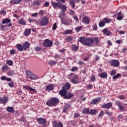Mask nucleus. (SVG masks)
I'll return each mask as SVG.
<instances>
[{
	"mask_svg": "<svg viewBox=\"0 0 127 127\" xmlns=\"http://www.w3.org/2000/svg\"><path fill=\"white\" fill-rule=\"evenodd\" d=\"M71 84L69 83H66L59 91V94L62 97H64V99H71L73 97V94L70 93V87Z\"/></svg>",
	"mask_w": 127,
	"mask_h": 127,
	"instance_id": "obj_1",
	"label": "nucleus"
},
{
	"mask_svg": "<svg viewBox=\"0 0 127 127\" xmlns=\"http://www.w3.org/2000/svg\"><path fill=\"white\" fill-rule=\"evenodd\" d=\"M58 103H59V99H58L56 97H54L48 101L46 104L47 106L52 107V106H55V105H56V104H58Z\"/></svg>",
	"mask_w": 127,
	"mask_h": 127,
	"instance_id": "obj_2",
	"label": "nucleus"
},
{
	"mask_svg": "<svg viewBox=\"0 0 127 127\" xmlns=\"http://www.w3.org/2000/svg\"><path fill=\"white\" fill-rule=\"evenodd\" d=\"M26 75L29 79H31V80H37L38 79V76L34 74L31 71L27 70L26 71Z\"/></svg>",
	"mask_w": 127,
	"mask_h": 127,
	"instance_id": "obj_3",
	"label": "nucleus"
},
{
	"mask_svg": "<svg viewBox=\"0 0 127 127\" xmlns=\"http://www.w3.org/2000/svg\"><path fill=\"white\" fill-rule=\"evenodd\" d=\"M49 20L47 17H44L41 18L40 23L39 22L37 21L36 23L38 25H41V26H46L47 24H48Z\"/></svg>",
	"mask_w": 127,
	"mask_h": 127,
	"instance_id": "obj_4",
	"label": "nucleus"
},
{
	"mask_svg": "<svg viewBox=\"0 0 127 127\" xmlns=\"http://www.w3.org/2000/svg\"><path fill=\"white\" fill-rule=\"evenodd\" d=\"M115 105L118 106L119 109L121 111V112H124L126 110V108L123 105V103L120 100H117L115 101Z\"/></svg>",
	"mask_w": 127,
	"mask_h": 127,
	"instance_id": "obj_5",
	"label": "nucleus"
},
{
	"mask_svg": "<svg viewBox=\"0 0 127 127\" xmlns=\"http://www.w3.org/2000/svg\"><path fill=\"white\" fill-rule=\"evenodd\" d=\"M58 2H52V4L54 7V8H57V7L59 8V6L60 5V4L61 3V2H63V3H65V0H56Z\"/></svg>",
	"mask_w": 127,
	"mask_h": 127,
	"instance_id": "obj_6",
	"label": "nucleus"
},
{
	"mask_svg": "<svg viewBox=\"0 0 127 127\" xmlns=\"http://www.w3.org/2000/svg\"><path fill=\"white\" fill-rule=\"evenodd\" d=\"M94 43H95V41L93 38H87L85 46H93Z\"/></svg>",
	"mask_w": 127,
	"mask_h": 127,
	"instance_id": "obj_7",
	"label": "nucleus"
},
{
	"mask_svg": "<svg viewBox=\"0 0 127 127\" xmlns=\"http://www.w3.org/2000/svg\"><path fill=\"white\" fill-rule=\"evenodd\" d=\"M43 44L44 47H52L53 42L49 39H46Z\"/></svg>",
	"mask_w": 127,
	"mask_h": 127,
	"instance_id": "obj_8",
	"label": "nucleus"
},
{
	"mask_svg": "<svg viewBox=\"0 0 127 127\" xmlns=\"http://www.w3.org/2000/svg\"><path fill=\"white\" fill-rule=\"evenodd\" d=\"M38 123L39 125H43V126H45L46 125V119L42 118H39L37 119Z\"/></svg>",
	"mask_w": 127,
	"mask_h": 127,
	"instance_id": "obj_9",
	"label": "nucleus"
},
{
	"mask_svg": "<svg viewBox=\"0 0 127 127\" xmlns=\"http://www.w3.org/2000/svg\"><path fill=\"white\" fill-rule=\"evenodd\" d=\"M110 64L111 66H114V67H118L120 66V62L117 60H113L110 62Z\"/></svg>",
	"mask_w": 127,
	"mask_h": 127,
	"instance_id": "obj_10",
	"label": "nucleus"
},
{
	"mask_svg": "<svg viewBox=\"0 0 127 127\" xmlns=\"http://www.w3.org/2000/svg\"><path fill=\"white\" fill-rule=\"evenodd\" d=\"M23 88H24V89H25V90H27L28 91H30V92H32V93H36V89L32 88V87L28 86L27 85L23 86Z\"/></svg>",
	"mask_w": 127,
	"mask_h": 127,
	"instance_id": "obj_11",
	"label": "nucleus"
},
{
	"mask_svg": "<svg viewBox=\"0 0 127 127\" xmlns=\"http://www.w3.org/2000/svg\"><path fill=\"white\" fill-rule=\"evenodd\" d=\"M8 101V98L7 97L5 96L3 98L0 97V104H4L5 105L7 103Z\"/></svg>",
	"mask_w": 127,
	"mask_h": 127,
	"instance_id": "obj_12",
	"label": "nucleus"
},
{
	"mask_svg": "<svg viewBox=\"0 0 127 127\" xmlns=\"http://www.w3.org/2000/svg\"><path fill=\"white\" fill-rule=\"evenodd\" d=\"M59 8H61L62 12H65L67 10V6L61 2Z\"/></svg>",
	"mask_w": 127,
	"mask_h": 127,
	"instance_id": "obj_13",
	"label": "nucleus"
},
{
	"mask_svg": "<svg viewBox=\"0 0 127 127\" xmlns=\"http://www.w3.org/2000/svg\"><path fill=\"white\" fill-rule=\"evenodd\" d=\"M82 21L85 24H89L90 23V18L89 17L85 16L82 18Z\"/></svg>",
	"mask_w": 127,
	"mask_h": 127,
	"instance_id": "obj_14",
	"label": "nucleus"
},
{
	"mask_svg": "<svg viewBox=\"0 0 127 127\" xmlns=\"http://www.w3.org/2000/svg\"><path fill=\"white\" fill-rule=\"evenodd\" d=\"M112 104L111 102L108 103L106 104H104L102 106V109H111L112 108Z\"/></svg>",
	"mask_w": 127,
	"mask_h": 127,
	"instance_id": "obj_15",
	"label": "nucleus"
},
{
	"mask_svg": "<svg viewBox=\"0 0 127 127\" xmlns=\"http://www.w3.org/2000/svg\"><path fill=\"white\" fill-rule=\"evenodd\" d=\"M71 82L73 84H79V80L78 79V76L75 75L71 79Z\"/></svg>",
	"mask_w": 127,
	"mask_h": 127,
	"instance_id": "obj_16",
	"label": "nucleus"
},
{
	"mask_svg": "<svg viewBox=\"0 0 127 127\" xmlns=\"http://www.w3.org/2000/svg\"><path fill=\"white\" fill-rule=\"evenodd\" d=\"M52 90H54V84H51L46 87V91H52Z\"/></svg>",
	"mask_w": 127,
	"mask_h": 127,
	"instance_id": "obj_17",
	"label": "nucleus"
},
{
	"mask_svg": "<svg viewBox=\"0 0 127 127\" xmlns=\"http://www.w3.org/2000/svg\"><path fill=\"white\" fill-rule=\"evenodd\" d=\"M100 102H101V98L98 97L96 99L92 100L91 104H92V105H96V104H98V103H100Z\"/></svg>",
	"mask_w": 127,
	"mask_h": 127,
	"instance_id": "obj_18",
	"label": "nucleus"
},
{
	"mask_svg": "<svg viewBox=\"0 0 127 127\" xmlns=\"http://www.w3.org/2000/svg\"><path fill=\"white\" fill-rule=\"evenodd\" d=\"M32 4L34 6H40L41 5V1L40 0L34 1H33Z\"/></svg>",
	"mask_w": 127,
	"mask_h": 127,
	"instance_id": "obj_19",
	"label": "nucleus"
},
{
	"mask_svg": "<svg viewBox=\"0 0 127 127\" xmlns=\"http://www.w3.org/2000/svg\"><path fill=\"white\" fill-rule=\"evenodd\" d=\"M103 34L106 35L107 36H110V35H111V31L107 28H105L104 29H103Z\"/></svg>",
	"mask_w": 127,
	"mask_h": 127,
	"instance_id": "obj_20",
	"label": "nucleus"
},
{
	"mask_svg": "<svg viewBox=\"0 0 127 127\" xmlns=\"http://www.w3.org/2000/svg\"><path fill=\"white\" fill-rule=\"evenodd\" d=\"M86 41H87V38H85L84 37H80L79 42H80V43H82V44H83V45H86Z\"/></svg>",
	"mask_w": 127,
	"mask_h": 127,
	"instance_id": "obj_21",
	"label": "nucleus"
},
{
	"mask_svg": "<svg viewBox=\"0 0 127 127\" xmlns=\"http://www.w3.org/2000/svg\"><path fill=\"white\" fill-rule=\"evenodd\" d=\"M30 46V43L28 42H25V43L23 44V48L24 50H26L28 48H29V47Z\"/></svg>",
	"mask_w": 127,
	"mask_h": 127,
	"instance_id": "obj_22",
	"label": "nucleus"
},
{
	"mask_svg": "<svg viewBox=\"0 0 127 127\" xmlns=\"http://www.w3.org/2000/svg\"><path fill=\"white\" fill-rule=\"evenodd\" d=\"M82 114L84 115H89L90 109L89 108H84L82 110Z\"/></svg>",
	"mask_w": 127,
	"mask_h": 127,
	"instance_id": "obj_23",
	"label": "nucleus"
},
{
	"mask_svg": "<svg viewBox=\"0 0 127 127\" xmlns=\"http://www.w3.org/2000/svg\"><path fill=\"white\" fill-rule=\"evenodd\" d=\"M16 47L17 48V49L19 51H23L24 49H23V46L21 45L20 44H18L16 45Z\"/></svg>",
	"mask_w": 127,
	"mask_h": 127,
	"instance_id": "obj_24",
	"label": "nucleus"
},
{
	"mask_svg": "<svg viewBox=\"0 0 127 127\" xmlns=\"http://www.w3.org/2000/svg\"><path fill=\"white\" fill-rule=\"evenodd\" d=\"M9 69V67H8V66H7V65L6 64L3 65L1 67L2 72H5V71H7V70H8Z\"/></svg>",
	"mask_w": 127,
	"mask_h": 127,
	"instance_id": "obj_25",
	"label": "nucleus"
},
{
	"mask_svg": "<svg viewBox=\"0 0 127 127\" xmlns=\"http://www.w3.org/2000/svg\"><path fill=\"white\" fill-rule=\"evenodd\" d=\"M98 113V110L96 109H91L89 111V115H92V116H94V115H96Z\"/></svg>",
	"mask_w": 127,
	"mask_h": 127,
	"instance_id": "obj_26",
	"label": "nucleus"
},
{
	"mask_svg": "<svg viewBox=\"0 0 127 127\" xmlns=\"http://www.w3.org/2000/svg\"><path fill=\"white\" fill-rule=\"evenodd\" d=\"M70 108H71V105L66 104L64 107L63 113H66V112H67V110H68V109H70Z\"/></svg>",
	"mask_w": 127,
	"mask_h": 127,
	"instance_id": "obj_27",
	"label": "nucleus"
},
{
	"mask_svg": "<svg viewBox=\"0 0 127 127\" xmlns=\"http://www.w3.org/2000/svg\"><path fill=\"white\" fill-rule=\"evenodd\" d=\"M18 23H19V24H21V25H25V24H26L25 20H24L23 18L20 19L18 20Z\"/></svg>",
	"mask_w": 127,
	"mask_h": 127,
	"instance_id": "obj_28",
	"label": "nucleus"
},
{
	"mask_svg": "<svg viewBox=\"0 0 127 127\" xmlns=\"http://www.w3.org/2000/svg\"><path fill=\"white\" fill-rule=\"evenodd\" d=\"M0 79H1V80H2V81H4V80H6V81H7L8 82H10V81H11V78L6 77L4 76H1L0 77Z\"/></svg>",
	"mask_w": 127,
	"mask_h": 127,
	"instance_id": "obj_29",
	"label": "nucleus"
},
{
	"mask_svg": "<svg viewBox=\"0 0 127 127\" xmlns=\"http://www.w3.org/2000/svg\"><path fill=\"white\" fill-rule=\"evenodd\" d=\"M20 1H21V0H11L10 3L12 4H17V3H19Z\"/></svg>",
	"mask_w": 127,
	"mask_h": 127,
	"instance_id": "obj_30",
	"label": "nucleus"
},
{
	"mask_svg": "<svg viewBox=\"0 0 127 127\" xmlns=\"http://www.w3.org/2000/svg\"><path fill=\"white\" fill-rule=\"evenodd\" d=\"M54 127H63V124L61 122L59 123H55L54 124Z\"/></svg>",
	"mask_w": 127,
	"mask_h": 127,
	"instance_id": "obj_31",
	"label": "nucleus"
},
{
	"mask_svg": "<svg viewBox=\"0 0 127 127\" xmlns=\"http://www.w3.org/2000/svg\"><path fill=\"white\" fill-rule=\"evenodd\" d=\"M6 111L8 113H13V111H14V109L12 107H8L6 108Z\"/></svg>",
	"mask_w": 127,
	"mask_h": 127,
	"instance_id": "obj_32",
	"label": "nucleus"
},
{
	"mask_svg": "<svg viewBox=\"0 0 127 127\" xmlns=\"http://www.w3.org/2000/svg\"><path fill=\"white\" fill-rule=\"evenodd\" d=\"M10 22V19L8 18H5L2 20V24H5V23H9Z\"/></svg>",
	"mask_w": 127,
	"mask_h": 127,
	"instance_id": "obj_33",
	"label": "nucleus"
},
{
	"mask_svg": "<svg viewBox=\"0 0 127 127\" xmlns=\"http://www.w3.org/2000/svg\"><path fill=\"white\" fill-rule=\"evenodd\" d=\"M100 77L102 78H107V77H108V74L106 72H102L100 73Z\"/></svg>",
	"mask_w": 127,
	"mask_h": 127,
	"instance_id": "obj_34",
	"label": "nucleus"
},
{
	"mask_svg": "<svg viewBox=\"0 0 127 127\" xmlns=\"http://www.w3.org/2000/svg\"><path fill=\"white\" fill-rule=\"evenodd\" d=\"M6 64L8 65L9 66H12L13 65V62L11 60H6Z\"/></svg>",
	"mask_w": 127,
	"mask_h": 127,
	"instance_id": "obj_35",
	"label": "nucleus"
},
{
	"mask_svg": "<svg viewBox=\"0 0 127 127\" xmlns=\"http://www.w3.org/2000/svg\"><path fill=\"white\" fill-rule=\"evenodd\" d=\"M72 23V20L70 19H66L65 21V25H70Z\"/></svg>",
	"mask_w": 127,
	"mask_h": 127,
	"instance_id": "obj_36",
	"label": "nucleus"
},
{
	"mask_svg": "<svg viewBox=\"0 0 127 127\" xmlns=\"http://www.w3.org/2000/svg\"><path fill=\"white\" fill-rule=\"evenodd\" d=\"M122 12H120L117 14V19L118 20H122L123 16H122Z\"/></svg>",
	"mask_w": 127,
	"mask_h": 127,
	"instance_id": "obj_37",
	"label": "nucleus"
},
{
	"mask_svg": "<svg viewBox=\"0 0 127 127\" xmlns=\"http://www.w3.org/2000/svg\"><path fill=\"white\" fill-rule=\"evenodd\" d=\"M30 32H31V30L30 29H28L25 31L24 34L25 36H27L30 34Z\"/></svg>",
	"mask_w": 127,
	"mask_h": 127,
	"instance_id": "obj_38",
	"label": "nucleus"
},
{
	"mask_svg": "<svg viewBox=\"0 0 127 127\" xmlns=\"http://www.w3.org/2000/svg\"><path fill=\"white\" fill-rule=\"evenodd\" d=\"M65 40H66V41H67V42H71V41H72L73 40V38L70 36H67Z\"/></svg>",
	"mask_w": 127,
	"mask_h": 127,
	"instance_id": "obj_39",
	"label": "nucleus"
},
{
	"mask_svg": "<svg viewBox=\"0 0 127 127\" xmlns=\"http://www.w3.org/2000/svg\"><path fill=\"white\" fill-rule=\"evenodd\" d=\"M106 25V23L104 21H101L99 23V27H103L105 26Z\"/></svg>",
	"mask_w": 127,
	"mask_h": 127,
	"instance_id": "obj_40",
	"label": "nucleus"
},
{
	"mask_svg": "<svg viewBox=\"0 0 127 127\" xmlns=\"http://www.w3.org/2000/svg\"><path fill=\"white\" fill-rule=\"evenodd\" d=\"M93 39L94 40L95 45L97 46L99 44V43H100V41H99V38L95 37Z\"/></svg>",
	"mask_w": 127,
	"mask_h": 127,
	"instance_id": "obj_41",
	"label": "nucleus"
},
{
	"mask_svg": "<svg viewBox=\"0 0 127 127\" xmlns=\"http://www.w3.org/2000/svg\"><path fill=\"white\" fill-rule=\"evenodd\" d=\"M104 20L106 23H110V22H112V19L109 18H104Z\"/></svg>",
	"mask_w": 127,
	"mask_h": 127,
	"instance_id": "obj_42",
	"label": "nucleus"
},
{
	"mask_svg": "<svg viewBox=\"0 0 127 127\" xmlns=\"http://www.w3.org/2000/svg\"><path fill=\"white\" fill-rule=\"evenodd\" d=\"M69 3L70 5L71 6V7L72 8H74V7H75V2H74V1H70L69 2Z\"/></svg>",
	"mask_w": 127,
	"mask_h": 127,
	"instance_id": "obj_43",
	"label": "nucleus"
},
{
	"mask_svg": "<svg viewBox=\"0 0 127 127\" xmlns=\"http://www.w3.org/2000/svg\"><path fill=\"white\" fill-rule=\"evenodd\" d=\"M78 49H79L78 46L72 45V50H73V51H76V50H78Z\"/></svg>",
	"mask_w": 127,
	"mask_h": 127,
	"instance_id": "obj_44",
	"label": "nucleus"
},
{
	"mask_svg": "<svg viewBox=\"0 0 127 127\" xmlns=\"http://www.w3.org/2000/svg\"><path fill=\"white\" fill-rule=\"evenodd\" d=\"M121 76H122V75L121 74L118 73L116 75L113 76V79L116 80V79H118V78H120V77H121Z\"/></svg>",
	"mask_w": 127,
	"mask_h": 127,
	"instance_id": "obj_45",
	"label": "nucleus"
},
{
	"mask_svg": "<svg viewBox=\"0 0 127 127\" xmlns=\"http://www.w3.org/2000/svg\"><path fill=\"white\" fill-rule=\"evenodd\" d=\"M73 117L74 119H78V118H80V113L78 112L75 113Z\"/></svg>",
	"mask_w": 127,
	"mask_h": 127,
	"instance_id": "obj_46",
	"label": "nucleus"
},
{
	"mask_svg": "<svg viewBox=\"0 0 127 127\" xmlns=\"http://www.w3.org/2000/svg\"><path fill=\"white\" fill-rule=\"evenodd\" d=\"M117 73V71L115 69H113L110 72V75L111 76H114V75H116V73Z\"/></svg>",
	"mask_w": 127,
	"mask_h": 127,
	"instance_id": "obj_47",
	"label": "nucleus"
},
{
	"mask_svg": "<svg viewBox=\"0 0 127 127\" xmlns=\"http://www.w3.org/2000/svg\"><path fill=\"white\" fill-rule=\"evenodd\" d=\"M64 16H65V13L64 12L60 13V17L61 19L64 18Z\"/></svg>",
	"mask_w": 127,
	"mask_h": 127,
	"instance_id": "obj_48",
	"label": "nucleus"
},
{
	"mask_svg": "<svg viewBox=\"0 0 127 127\" xmlns=\"http://www.w3.org/2000/svg\"><path fill=\"white\" fill-rule=\"evenodd\" d=\"M103 116H104V111H101L99 114L98 115V118H101V117H103Z\"/></svg>",
	"mask_w": 127,
	"mask_h": 127,
	"instance_id": "obj_49",
	"label": "nucleus"
},
{
	"mask_svg": "<svg viewBox=\"0 0 127 127\" xmlns=\"http://www.w3.org/2000/svg\"><path fill=\"white\" fill-rule=\"evenodd\" d=\"M56 28H57V24L55 23L53 26L52 29L53 30H56Z\"/></svg>",
	"mask_w": 127,
	"mask_h": 127,
	"instance_id": "obj_50",
	"label": "nucleus"
},
{
	"mask_svg": "<svg viewBox=\"0 0 127 127\" xmlns=\"http://www.w3.org/2000/svg\"><path fill=\"white\" fill-rule=\"evenodd\" d=\"M38 14H39L40 15H44V10H40L39 11Z\"/></svg>",
	"mask_w": 127,
	"mask_h": 127,
	"instance_id": "obj_51",
	"label": "nucleus"
},
{
	"mask_svg": "<svg viewBox=\"0 0 127 127\" xmlns=\"http://www.w3.org/2000/svg\"><path fill=\"white\" fill-rule=\"evenodd\" d=\"M71 33H72L71 30H67L65 32V34H71Z\"/></svg>",
	"mask_w": 127,
	"mask_h": 127,
	"instance_id": "obj_52",
	"label": "nucleus"
},
{
	"mask_svg": "<svg viewBox=\"0 0 127 127\" xmlns=\"http://www.w3.org/2000/svg\"><path fill=\"white\" fill-rule=\"evenodd\" d=\"M8 86L10 88H12V87H14V83H13L12 82H10L8 83Z\"/></svg>",
	"mask_w": 127,
	"mask_h": 127,
	"instance_id": "obj_53",
	"label": "nucleus"
},
{
	"mask_svg": "<svg viewBox=\"0 0 127 127\" xmlns=\"http://www.w3.org/2000/svg\"><path fill=\"white\" fill-rule=\"evenodd\" d=\"M92 28H93V29L94 30H97L98 29V27H97V24H94L92 25Z\"/></svg>",
	"mask_w": 127,
	"mask_h": 127,
	"instance_id": "obj_54",
	"label": "nucleus"
},
{
	"mask_svg": "<svg viewBox=\"0 0 127 127\" xmlns=\"http://www.w3.org/2000/svg\"><path fill=\"white\" fill-rule=\"evenodd\" d=\"M118 98L120 99V100H125L126 99L125 95H119Z\"/></svg>",
	"mask_w": 127,
	"mask_h": 127,
	"instance_id": "obj_55",
	"label": "nucleus"
},
{
	"mask_svg": "<svg viewBox=\"0 0 127 127\" xmlns=\"http://www.w3.org/2000/svg\"><path fill=\"white\" fill-rule=\"evenodd\" d=\"M81 29H82V26H79L78 27L75 28V30L77 32H79V31H80V30H81Z\"/></svg>",
	"mask_w": 127,
	"mask_h": 127,
	"instance_id": "obj_56",
	"label": "nucleus"
},
{
	"mask_svg": "<svg viewBox=\"0 0 127 127\" xmlns=\"http://www.w3.org/2000/svg\"><path fill=\"white\" fill-rule=\"evenodd\" d=\"M90 81L91 82H95L96 81V77H95V76H92L90 78Z\"/></svg>",
	"mask_w": 127,
	"mask_h": 127,
	"instance_id": "obj_57",
	"label": "nucleus"
},
{
	"mask_svg": "<svg viewBox=\"0 0 127 127\" xmlns=\"http://www.w3.org/2000/svg\"><path fill=\"white\" fill-rule=\"evenodd\" d=\"M73 19H74V20H75V21H76V22H79V18H78V16H77L76 15H75L73 17Z\"/></svg>",
	"mask_w": 127,
	"mask_h": 127,
	"instance_id": "obj_58",
	"label": "nucleus"
},
{
	"mask_svg": "<svg viewBox=\"0 0 127 127\" xmlns=\"http://www.w3.org/2000/svg\"><path fill=\"white\" fill-rule=\"evenodd\" d=\"M78 70V67H73L71 68V71L74 72V71H77Z\"/></svg>",
	"mask_w": 127,
	"mask_h": 127,
	"instance_id": "obj_59",
	"label": "nucleus"
},
{
	"mask_svg": "<svg viewBox=\"0 0 127 127\" xmlns=\"http://www.w3.org/2000/svg\"><path fill=\"white\" fill-rule=\"evenodd\" d=\"M87 89H93V85L92 84H89L88 85H87Z\"/></svg>",
	"mask_w": 127,
	"mask_h": 127,
	"instance_id": "obj_60",
	"label": "nucleus"
},
{
	"mask_svg": "<svg viewBox=\"0 0 127 127\" xmlns=\"http://www.w3.org/2000/svg\"><path fill=\"white\" fill-rule=\"evenodd\" d=\"M44 6L46 7L49 6V2H48V1H46V2H45Z\"/></svg>",
	"mask_w": 127,
	"mask_h": 127,
	"instance_id": "obj_61",
	"label": "nucleus"
},
{
	"mask_svg": "<svg viewBox=\"0 0 127 127\" xmlns=\"http://www.w3.org/2000/svg\"><path fill=\"white\" fill-rule=\"evenodd\" d=\"M15 53V51L14 50H11L10 51V54H12V55H13V54H14Z\"/></svg>",
	"mask_w": 127,
	"mask_h": 127,
	"instance_id": "obj_62",
	"label": "nucleus"
},
{
	"mask_svg": "<svg viewBox=\"0 0 127 127\" xmlns=\"http://www.w3.org/2000/svg\"><path fill=\"white\" fill-rule=\"evenodd\" d=\"M41 50V48L39 47H36L35 48V51H40Z\"/></svg>",
	"mask_w": 127,
	"mask_h": 127,
	"instance_id": "obj_63",
	"label": "nucleus"
},
{
	"mask_svg": "<svg viewBox=\"0 0 127 127\" xmlns=\"http://www.w3.org/2000/svg\"><path fill=\"white\" fill-rule=\"evenodd\" d=\"M118 32H119V34H125V31H122V30H120V31H117Z\"/></svg>",
	"mask_w": 127,
	"mask_h": 127,
	"instance_id": "obj_64",
	"label": "nucleus"
}]
</instances>
